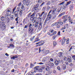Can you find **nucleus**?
I'll return each instance as SVG.
<instances>
[{"mask_svg": "<svg viewBox=\"0 0 75 75\" xmlns=\"http://www.w3.org/2000/svg\"><path fill=\"white\" fill-rule=\"evenodd\" d=\"M66 28L65 27H63L61 29V30H64V29H65Z\"/></svg>", "mask_w": 75, "mask_h": 75, "instance_id": "obj_57", "label": "nucleus"}, {"mask_svg": "<svg viewBox=\"0 0 75 75\" xmlns=\"http://www.w3.org/2000/svg\"><path fill=\"white\" fill-rule=\"evenodd\" d=\"M55 38H56V36H53L52 38L53 40H55Z\"/></svg>", "mask_w": 75, "mask_h": 75, "instance_id": "obj_63", "label": "nucleus"}, {"mask_svg": "<svg viewBox=\"0 0 75 75\" xmlns=\"http://www.w3.org/2000/svg\"><path fill=\"white\" fill-rule=\"evenodd\" d=\"M48 21V20L47 19V18L45 20V21L44 23V25H45L46 23H47V21Z\"/></svg>", "mask_w": 75, "mask_h": 75, "instance_id": "obj_25", "label": "nucleus"}, {"mask_svg": "<svg viewBox=\"0 0 75 75\" xmlns=\"http://www.w3.org/2000/svg\"><path fill=\"white\" fill-rule=\"evenodd\" d=\"M5 18H4V17L2 16L1 18V21H4Z\"/></svg>", "mask_w": 75, "mask_h": 75, "instance_id": "obj_27", "label": "nucleus"}, {"mask_svg": "<svg viewBox=\"0 0 75 75\" xmlns=\"http://www.w3.org/2000/svg\"><path fill=\"white\" fill-rule=\"evenodd\" d=\"M23 3L24 5H26V6H28L29 5V3L28 1H26V0H23Z\"/></svg>", "mask_w": 75, "mask_h": 75, "instance_id": "obj_7", "label": "nucleus"}, {"mask_svg": "<svg viewBox=\"0 0 75 75\" xmlns=\"http://www.w3.org/2000/svg\"><path fill=\"white\" fill-rule=\"evenodd\" d=\"M35 14H36V12H35L33 13V14L32 15H31L30 16V17H33V18H34V16H35Z\"/></svg>", "mask_w": 75, "mask_h": 75, "instance_id": "obj_15", "label": "nucleus"}, {"mask_svg": "<svg viewBox=\"0 0 75 75\" xmlns=\"http://www.w3.org/2000/svg\"><path fill=\"white\" fill-rule=\"evenodd\" d=\"M63 59L65 61H67V58L66 57H63Z\"/></svg>", "mask_w": 75, "mask_h": 75, "instance_id": "obj_35", "label": "nucleus"}, {"mask_svg": "<svg viewBox=\"0 0 75 75\" xmlns=\"http://www.w3.org/2000/svg\"><path fill=\"white\" fill-rule=\"evenodd\" d=\"M20 12H19V15H20V16L21 17L22 15V13L23 12V11L21 10H20Z\"/></svg>", "mask_w": 75, "mask_h": 75, "instance_id": "obj_21", "label": "nucleus"}, {"mask_svg": "<svg viewBox=\"0 0 75 75\" xmlns=\"http://www.w3.org/2000/svg\"><path fill=\"white\" fill-rule=\"evenodd\" d=\"M57 69L58 70H60V67H57Z\"/></svg>", "mask_w": 75, "mask_h": 75, "instance_id": "obj_59", "label": "nucleus"}, {"mask_svg": "<svg viewBox=\"0 0 75 75\" xmlns=\"http://www.w3.org/2000/svg\"><path fill=\"white\" fill-rule=\"evenodd\" d=\"M72 58L74 59V60H75V55L72 56Z\"/></svg>", "mask_w": 75, "mask_h": 75, "instance_id": "obj_54", "label": "nucleus"}, {"mask_svg": "<svg viewBox=\"0 0 75 75\" xmlns=\"http://www.w3.org/2000/svg\"><path fill=\"white\" fill-rule=\"evenodd\" d=\"M55 18H56V16H55V15H54L53 16L52 18V20H54V19Z\"/></svg>", "mask_w": 75, "mask_h": 75, "instance_id": "obj_41", "label": "nucleus"}, {"mask_svg": "<svg viewBox=\"0 0 75 75\" xmlns=\"http://www.w3.org/2000/svg\"><path fill=\"white\" fill-rule=\"evenodd\" d=\"M11 8H8L7 9L6 13L5 16V18H6L8 16H10L11 15Z\"/></svg>", "mask_w": 75, "mask_h": 75, "instance_id": "obj_2", "label": "nucleus"}, {"mask_svg": "<svg viewBox=\"0 0 75 75\" xmlns=\"http://www.w3.org/2000/svg\"><path fill=\"white\" fill-rule=\"evenodd\" d=\"M66 40H67V39H65V37L63 38V40L62 41V45H63L64 43L65 42Z\"/></svg>", "mask_w": 75, "mask_h": 75, "instance_id": "obj_13", "label": "nucleus"}, {"mask_svg": "<svg viewBox=\"0 0 75 75\" xmlns=\"http://www.w3.org/2000/svg\"><path fill=\"white\" fill-rule=\"evenodd\" d=\"M59 57H61L62 55V53L60 52L59 53Z\"/></svg>", "mask_w": 75, "mask_h": 75, "instance_id": "obj_22", "label": "nucleus"}, {"mask_svg": "<svg viewBox=\"0 0 75 75\" xmlns=\"http://www.w3.org/2000/svg\"><path fill=\"white\" fill-rule=\"evenodd\" d=\"M39 7V4H37L35 5H34L33 8L32 9V10L35 11L36 10H37L38 9Z\"/></svg>", "mask_w": 75, "mask_h": 75, "instance_id": "obj_4", "label": "nucleus"}, {"mask_svg": "<svg viewBox=\"0 0 75 75\" xmlns=\"http://www.w3.org/2000/svg\"><path fill=\"white\" fill-rule=\"evenodd\" d=\"M65 1H63V2H62V3H60V5H62V4H64V3H65Z\"/></svg>", "mask_w": 75, "mask_h": 75, "instance_id": "obj_48", "label": "nucleus"}, {"mask_svg": "<svg viewBox=\"0 0 75 75\" xmlns=\"http://www.w3.org/2000/svg\"><path fill=\"white\" fill-rule=\"evenodd\" d=\"M42 19L44 21L45 19V14H44L43 16Z\"/></svg>", "mask_w": 75, "mask_h": 75, "instance_id": "obj_26", "label": "nucleus"}, {"mask_svg": "<svg viewBox=\"0 0 75 75\" xmlns=\"http://www.w3.org/2000/svg\"><path fill=\"white\" fill-rule=\"evenodd\" d=\"M44 41L41 40V41H39V45L40 46H41L44 44Z\"/></svg>", "mask_w": 75, "mask_h": 75, "instance_id": "obj_11", "label": "nucleus"}, {"mask_svg": "<svg viewBox=\"0 0 75 75\" xmlns=\"http://www.w3.org/2000/svg\"><path fill=\"white\" fill-rule=\"evenodd\" d=\"M58 24H59V23L58 22H57L56 23H55L54 24V25H55V26H57V25H58Z\"/></svg>", "mask_w": 75, "mask_h": 75, "instance_id": "obj_45", "label": "nucleus"}, {"mask_svg": "<svg viewBox=\"0 0 75 75\" xmlns=\"http://www.w3.org/2000/svg\"><path fill=\"white\" fill-rule=\"evenodd\" d=\"M31 74H28V75H34V74H33V73H34V72H31Z\"/></svg>", "mask_w": 75, "mask_h": 75, "instance_id": "obj_49", "label": "nucleus"}, {"mask_svg": "<svg viewBox=\"0 0 75 75\" xmlns=\"http://www.w3.org/2000/svg\"><path fill=\"white\" fill-rule=\"evenodd\" d=\"M66 21H67V19H64V20L63 21L64 23H66Z\"/></svg>", "mask_w": 75, "mask_h": 75, "instance_id": "obj_40", "label": "nucleus"}, {"mask_svg": "<svg viewBox=\"0 0 75 75\" xmlns=\"http://www.w3.org/2000/svg\"><path fill=\"white\" fill-rule=\"evenodd\" d=\"M50 4H51V2L50 1H49L47 2V6H49Z\"/></svg>", "mask_w": 75, "mask_h": 75, "instance_id": "obj_31", "label": "nucleus"}, {"mask_svg": "<svg viewBox=\"0 0 75 75\" xmlns=\"http://www.w3.org/2000/svg\"><path fill=\"white\" fill-rule=\"evenodd\" d=\"M51 18V16H50V17H47V18H46V19L48 20H50Z\"/></svg>", "mask_w": 75, "mask_h": 75, "instance_id": "obj_43", "label": "nucleus"}, {"mask_svg": "<svg viewBox=\"0 0 75 75\" xmlns=\"http://www.w3.org/2000/svg\"><path fill=\"white\" fill-rule=\"evenodd\" d=\"M53 34V35H55L57 34V32L56 31H54Z\"/></svg>", "mask_w": 75, "mask_h": 75, "instance_id": "obj_51", "label": "nucleus"}, {"mask_svg": "<svg viewBox=\"0 0 75 75\" xmlns=\"http://www.w3.org/2000/svg\"><path fill=\"white\" fill-rule=\"evenodd\" d=\"M7 23H9V21H10V19L9 18H8L7 20Z\"/></svg>", "mask_w": 75, "mask_h": 75, "instance_id": "obj_64", "label": "nucleus"}, {"mask_svg": "<svg viewBox=\"0 0 75 75\" xmlns=\"http://www.w3.org/2000/svg\"><path fill=\"white\" fill-rule=\"evenodd\" d=\"M34 38H35V36H34L33 37L30 38V41H32V40H34Z\"/></svg>", "mask_w": 75, "mask_h": 75, "instance_id": "obj_38", "label": "nucleus"}, {"mask_svg": "<svg viewBox=\"0 0 75 75\" xmlns=\"http://www.w3.org/2000/svg\"><path fill=\"white\" fill-rule=\"evenodd\" d=\"M28 64L26 63V64H25V67H28Z\"/></svg>", "mask_w": 75, "mask_h": 75, "instance_id": "obj_60", "label": "nucleus"}, {"mask_svg": "<svg viewBox=\"0 0 75 75\" xmlns=\"http://www.w3.org/2000/svg\"><path fill=\"white\" fill-rule=\"evenodd\" d=\"M55 2V0H51V2L52 3H54Z\"/></svg>", "mask_w": 75, "mask_h": 75, "instance_id": "obj_55", "label": "nucleus"}, {"mask_svg": "<svg viewBox=\"0 0 75 75\" xmlns=\"http://www.w3.org/2000/svg\"><path fill=\"white\" fill-rule=\"evenodd\" d=\"M36 18H39L41 20L42 19L40 13H37L36 15Z\"/></svg>", "mask_w": 75, "mask_h": 75, "instance_id": "obj_8", "label": "nucleus"}, {"mask_svg": "<svg viewBox=\"0 0 75 75\" xmlns=\"http://www.w3.org/2000/svg\"><path fill=\"white\" fill-rule=\"evenodd\" d=\"M69 22L70 23H71V24H72V22H71L72 21V20H71V19H69Z\"/></svg>", "mask_w": 75, "mask_h": 75, "instance_id": "obj_50", "label": "nucleus"}, {"mask_svg": "<svg viewBox=\"0 0 75 75\" xmlns=\"http://www.w3.org/2000/svg\"><path fill=\"white\" fill-rule=\"evenodd\" d=\"M45 13V12L44 11H43L42 13H41V15H40V16L41 18H42V15H43V14H44Z\"/></svg>", "mask_w": 75, "mask_h": 75, "instance_id": "obj_36", "label": "nucleus"}, {"mask_svg": "<svg viewBox=\"0 0 75 75\" xmlns=\"http://www.w3.org/2000/svg\"><path fill=\"white\" fill-rule=\"evenodd\" d=\"M38 22L39 23L38 24H39L38 29L39 30H41L42 28V25L43 24V23L41 22V20L39 22L38 21Z\"/></svg>", "mask_w": 75, "mask_h": 75, "instance_id": "obj_6", "label": "nucleus"}, {"mask_svg": "<svg viewBox=\"0 0 75 75\" xmlns=\"http://www.w3.org/2000/svg\"><path fill=\"white\" fill-rule=\"evenodd\" d=\"M50 66H51V67H53V66L54 65V63H50Z\"/></svg>", "mask_w": 75, "mask_h": 75, "instance_id": "obj_42", "label": "nucleus"}, {"mask_svg": "<svg viewBox=\"0 0 75 75\" xmlns=\"http://www.w3.org/2000/svg\"><path fill=\"white\" fill-rule=\"evenodd\" d=\"M50 59L51 61L52 62H53V61H54V60L53 59H52V58H50Z\"/></svg>", "mask_w": 75, "mask_h": 75, "instance_id": "obj_61", "label": "nucleus"}, {"mask_svg": "<svg viewBox=\"0 0 75 75\" xmlns=\"http://www.w3.org/2000/svg\"><path fill=\"white\" fill-rule=\"evenodd\" d=\"M45 52L46 54H49L50 53V51L49 50H46L45 51Z\"/></svg>", "mask_w": 75, "mask_h": 75, "instance_id": "obj_28", "label": "nucleus"}, {"mask_svg": "<svg viewBox=\"0 0 75 75\" xmlns=\"http://www.w3.org/2000/svg\"><path fill=\"white\" fill-rule=\"evenodd\" d=\"M19 7L21 8V9H24V6L23 4H21V3H20L19 4Z\"/></svg>", "mask_w": 75, "mask_h": 75, "instance_id": "obj_10", "label": "nucleus"}, {"mask_svg": "<svg viewBox=\"0 0 75 75\" xmlns=\"http://www.w3.org/2000/svg\"><path fill=\"white\" fill-rule=\"evenodd\" d=\"M69 38L67 39V40L66 41L67 44H69Z\"/></svg>", "mask_w": 75, "mask_h": 75, "instance_id": "obj_34", "label": "nucleus"}, {"mask_svg": "<svg viewBox=\"0 0 75 75\" xmlns=\"http://www.w3.org/2000/svg\"><path fill=\"white\" fill-rule=\"evenodd\" d=\"M38 23H39L38 22L35 23V28L36 27V28H37V27H38Z\"/></svg>", "mask_w": 75, "mask_h": 75, "instance_id": "obj_20", "label": "nucleus"}, {"mask_svg": "<svg viewBox=\"0 0 75 75\" xmlns=\"http://www.w3.org/2000/svg\"><path fill=\"white\" fill-rule=\"evenodd\" d=\"M18 57L17 56H13L12 57H11V59H14L15 58H17Z\"/></svg>", "mask_w": 75, "mask_h": 75, "instance_id": "obj_19", "label": "nucleus"}, {"mask_svg": "<svg viewBox=\"0 0 75 75\" xmlns=\"http://www.w3.org/2000/svg\"><path fill=\"white\" fill-rule=\"evenodd\" d=\"M67 17H68V16L66 15L63 17V19H67Z\"/></svg>", "mask_w": 75, "mask_h": 75, "instance_id": "obj_30", "label": "nucleus"}, {"mask_svg": "<svg viewBox=\"0 0 75 75\" xmlns=\"http://www.w3.org/2000/svg\"><path fill=\"white\" fill-rule=\"evenodd\" d=\"M42 2V0H39L38 1V3L41 4Z\"/></svg>", "mask_w": 75, "mask_h": 75, "instance_id": "obj_33", "label": "nucleus"}, {"mask_svg": "<svg viewBox=\"0 0 75 75\" xmlns=\"http://www.w3.org/2000/svg\"><path fill=\"white\" fill-rule=\"evenodd\" d=\"M67 61L69 62H72V58L71 56H69V57L67 59Z\"/></svg>", "mask_w": 75, "mask_h": 75, "instance_id": "obj_12", "label": "nucleus"}, {"mask_svg": "<svg viewBox=\"0 0 75 75\" xmlns=\"http://www.w3.org/2000/svg\"><path fill=\"white\" fill-rule=\"evenodd\" d=\"M58 23H59V25H62L63 24V23L61 21H59L58 22Z\"/></svg>", "mask_w": 75, "mask_h": 75, "instance_id": "obj_29", "label": "nucleus"}, {"mask_svg": "<svg viewBox=\"0 0 75 75\" xmlns=\"http://www.w3.org/2000/svg\"><path fill=\"white\" fill-rule=\"evenodd\" d=\"M4 22H2L0 21V28L1 26V29L2 31H4L5 28H6V26L4 24Z\"/></svg>", "mask_w": 75, "mask_h": 75, "instance_id": "obj_3", "label": "nucleus"}, {"mask_svg": "<svg viewBox=\"0 0 75 75\" xmlns=\"http://www.w3.org/2000/svg\"><path fill=\"white\" fill-rule=\"evenodd\" d=\"M30 20L31 21H32L33 23H35V21H36V18L35 17L34 18L33 17H31L30 18Z\"/></svg>", "mask_w": 75, "mask_h": 75, "instance_id": "obj_9", "label": "nucleus"}, {"mask_svg": "<svg viewBox=\"0 0 75 75\" xmlns=\"http://www.w3.org/2000/svg\"><path fill=\"white\" fill-rule=\"evenodd\" d=\"M50 33H53V32H54V30H53V29H50Z\"/></svg>", "mask_w": 75, "mask_h": 75, "instance_id": "obj_46", "label": "nucleus"}, {"mask_svg": "<svg viewBox=\"0 0 75 75\" xmlns=\"http://www.w3.org/2000/svg\"><path fill=\"white\" fill-rule=\"evenodd\" d=\"M62 67L64 70H65V69H66V65H65V64H64L62 65Z\"/></svg>", "mask_w": 75, "mask_h": 75, "instance_id": "obj_18", "label": "nucleus"}, {"mask_svg": "<svg viewBox=\"0 0 75 75\" xmlns=\"http://www.w3.org/2000/svg\"><path fill=\"white\" fill-rule=\"evenodd\" d=\"M71 1L68 2L67 3L66 6H68V4H71Z\"/></svg>", "mask_w": 75, "mask_h": 75, "instance_id": "obj_32", "label": "nucleus"}, {"mask_svg": "<svg viewBox=\"0 0 75 75\" xmlns=\"http://www.w3.org/2000/svg\"><path fill=\"white\" fill-rule=\"evenodd\" d=\"M45 4V2H43V3H42L40 6H43V5H44V4Z\"/></svg>", "mask_w": 75, "mask_h": 75, "instance_id": "obj_56", "label": "nucleus"}, {"mask_svg": "<svg viewBox=\"0 0 75 75\" xmlns=\"http://www.w3.org/2000/svg\"><path fill=\"white\" fill-rule=\"evenodd\" d=\"M9 45L11 48H14V45H13V44H10Z\"/></svg>", "mask_w": 75, "mask_h": 75, "instance_id": "obj_24", "label": "nucleus"}, {"mask_svg": "<svg viewBox=\"0 0 75 75\" xmlns=\"http://www.w3.org/2000/svg\"><path fill=\"white\" fill-rule=\"evenodd\" d=\"M72 8H73V7L72 6V5H70V10H72Z\"/></svg>", "mask_w": 75, "mask_h": 75, "instance_id": "obj_39", "label": "nucleus"}, {"mask_svg": "<svg viewBox=\"0 0 75 75\" xmlns=\"http://www.w3.org/2000/svg\"><path fill=\"white\" fill-rule=\"evenodd\" d=\"M32 26V24H30L29 26V29L28 30L29 33H30V35H31L33 33H34V29L33 28L31 27Z\"/></svg>", "mask_w": 75, "mask_h": 75, "instance_id": "obj_1", "label": "nucleus"}, {"mask_svg": "<svg viewBox=\"0 0 75 75\" xmlns=\"http://www.w3.org/2000/svg\"><path fill=\"white\" fill-rule=\"evenodd\" d=\"M54 64L56 65H58L59 64V63L58 62V60H55L54 62Z\"/></svg>", "mask_w": 75, "mask_h": 75, "instance_id": "obj_14", "label": "nucleus"}, {"mask_svg": "<svg viewBox=\"0 0 75 75\" xmlns=\"http://www.w3.org/2000/svg\"><path fill=\"white\" fill-rule=\"evenodd\" d=\"M45 69L47 71H50V67H47Z\"/></svg>", "mask_w": 75, "mask_h": 75, "instance_id": "obj_37", "label": "nucleus"}, {"mask_svg": "<svg viewBox=\"0 0 75 75\" xmlns=\"http://www.w3.org/2000/svg\"><path fill=\"white\" fill-rule=\"evenodd\" d=\"M38 71H39V72H42V69H39V70H38Z\"/></svg>", "mask_w": 75, "mask_h": 75, "instance_id": "obj_47", "label": "nucleus"}, {"mask_svg": "<svg viewBox=\"0 0 75 75\" xmlns=\"http://www.w3.org/2000/svg\"><path fill=\"white\" fill-rule=\"evenodd\" d=\"M34 69L35 70H36V71H38V70H39V66H36L35 67Z\"/></svg>", "mask_w": 75, "mask_h": 75, "instance_id": "obj_17", "label": "nucleus"}, {"mask_svg": "<svg viewBox=\"0 0 75 75\" xmlns=\"http://www.w3.org/2000/svg\"><path fill=\"white\" fill-rule=\"evenodd\" d=\"M57 11V8H54L53 10H51L49 13V14H50L51 13H52V14H55V11Z\"/></svg>", "mask_w": 75, "mask_h": 75, "instance_id": "obj_5", "label": "nucleus"}, {"mask_svg": "<svg viewBox=\"0 0 75 75\" xmlns=\"http://www.w3.org/2000/svg\"><path fill=\"white\" fill-rule=\"evenodd\" d=\"M54 46H55L57 45V42H53Z\"/></svg>", "mask_w": 75, "mask_h": 75, "instance_id": "obj_44", "label": "nucleus"}, {"mask_svg": "<svg viewBox=\"0 0 75 75\" xmlns=\"http://www.w3.org/2000/svg\"><path fill=\"white\" fill-rule=\"evenodd\" d=\"M39 64H40V65H43V64H44V63L42 62H40L39 63Z\"/></svg>", "mask_w": 75, "mask_h": 75, "instance_id": "obj_62", "label": "nucleus"}, {"mask_svg": "<svg viewBox=\"0 0 75 75\" xmlns=\"http://www.w3.org/2000/svg\"><path fill=\"white\" fill-rule=\"evenodd\" d=\"M53 72L54 73V74H56V73H57V71H56V70H53Z\"/></svg>", "mask_w": 75, "mask_h": 75, "instance_id": "obj_58", "label": "nucleus"}, {"mask_svg": "<svg viewBox=\"0 0 75 75\" xmlns=\"http://www.w3.org/2000/svg\"><path fill=\"white\" fill-rule=\"evenodd\" d=\"M40 40L39 39V38H36L35 39V41H34V42H37V41H38Z\"/></svg>", "mask_w": 75, "mask_h": 75, "instance_id": "obj_16", "label": "nucleus"}, {"mask_svg": "<svg viewBox=\"0 0 75 75\" xmlns=\"http://www.w3.org/2000/svg\"><path fill=\"white\" fill-rule=\"evenodd\" d=\"M49 66H50V65H49V64H46V66L47 67V68H50V67H49Z\"/></svg>", "mask_w": 75, "mask_h": 75, "instance_id": "obj_53", "label": "nucleus"}, {"mask_svg": "<svg viewBox=\"0 0 75 75\" xmlns=\"http://www.w3.org/2000/svg\"><path fill=\"white\" fill-rule=\"evenodd\" d=\"M14 13L15 14V17H17V16H18V11H16Z\"/></svg>", "mask_w": 75, "mask_h": 75, "instance_id": "obj_23", "label": "nucleus"}, {"mask_svg": "<svg viewBox=\"0 0 75 75\" xmlns=\"http://www.w3.org/2000/svg\"><path fill=\"white\" fill-rule=\"evenodd\" d=\"M51 17V14H50L48 13L47 17Z\"/></svg>", "mask_w": 75, "mask_h": 75, "instance_id": "obj_52", "label": "nucleus"}]
</instances>
